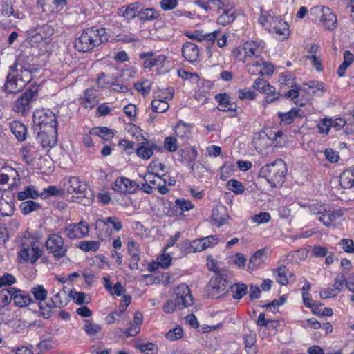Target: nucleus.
<instances>
[{"label": "nucleus", "mask_w": 354, "mask_h": 354, "mask_svg": "<svg viewBox=\"0 0 354 354\" xmlns=\"http://www.w3.org/2000/svg\"><path fill=\"white\" fill-rule=\"evenodd\" d=\"M18 245L20 250L17 258L20 263L34 264L43 254L39 239L29 232H26L19 238Z\"/></svg>", "instance_id": "f257e3e1"}, {"label": "nucleus", "mask_w": 354, "mask_h": 354, "mask_svg": "<svg viewBox=\"0 0 354 354\" xmlns=\"http://www.w3.org/2000/svg\"><path fill=\"white\" fill-rule=\"evenodd\" d=\"M109 35L104 28L95 26L83 30L80 36L75 41V48L80 52H88L106 42Z\"/></svg>", "instance_id": "f03ea898"}, {"label": "nucleus", "mask_w": 354, "mask_h": 354, "mask_svg": "<svg viewBox=\"0 0 354 354\" xmlns=\"http://www.w3.org/2000/svg\"><path fill=\"white\" fill-rule=\"evenodd\" d=\"M287 173L286 164L282 159H277L270 164L263 166L259 171V176L266 178L272 187L281 186Z\"/></svg>", "instance_id": "7ed1b4c3"}, {"label": "nucleus", "mask_w": 354, "mask_h": 354, "mask_svg": "<svg viewBox=\"0 0 354 354\" xmlns=\"http://www.w3.org/2000/svg\"><path fill=\"white\" fill-rule=\"evenodd\" d=\"M259 21L270 32L277 35L279 39H283L289 34L288 24L272 10L261 11Z\"/></svg>", "instance_id": "20e7f679"}, {"label": "nucleus", "mask_w": 354, "mask_h": 354, "mask_svg": "<svg viewBox=\"0 0 354 354\" xmlns=\"http://www.w3.org/2000/svg\"><path fill=\"white\" fill-rule=\"evenodd\" d=\"M64 190L71 200L86 205L90 199L86 197V185L77 177H70L64 183Z\"/></svg>", "instance_id": "39448f33"}, {"label": "nucleus", "mask_w": 354, "mask_h": 354, "mask_svg": "<svg viewBox=\"0 0 354 354\" xmlns=\"http://www.w3.org/2000/svg\"><path fill=\"white\" fill-rule=\"evenodd\" d=\"M310 15L315 21L319 20L327 30H333L337 26L336 15L331 10L323 6H316L310 10Z\"/></svg>", "instance_id": "423d86ee"}, {"label": "nucleus", "mask_w": 354, "mask_h": 354, "mask_svg": "<svg viewBox=\"0 0 354 354\" xmlns=\"http://www.w3.org/2000/svg\"><path fill=\"white\" fill-rule=\"evenodd\" d=\"M33 122L39 127L41 131L49 129L55 131L57 129V118L55 113L49 109H36L33 113Z\"/></svg>", "instance_id": "0eeeda50"}, {"label": "nucleus", "mask_w": 354, "mask_h": 354, "mask_svg": "<svg viewBox=\"0 0 354 354\" xmlns=\"http://www.w3.org/2000/svg\"><path fill=\"white\" fill-rule=\"evenodd\" d=\"M30 82V75L27 72L24 75H21L18 71L10 68L4 85L5 91L9 93H18Z\"/></svg>", "instance_id": "6e6552de"}, {"label": "nucleus", "mask_w": 354, "mask_h": 354, "mask_svg": "<svg viewBox=\"0 0 354 354\" xmlns=\"http://www.w3.org/2000/svg\"><path fill=\"white\" fill-rule=\"evenodd\" d=\"M45 245L48 252L56 259H60L66 254L68 248L62 236L57 233L49 234Z\"/></svg>", "instance_id": "1a4fd4ad"}, {"label": "nucleus", "mask_w": 354, "mask_h": 354, "mask_svg": "<svg viewBox=\"0 0 354 354\" xmlns=\"http://www.w3.org/2000/svg\"><path fill=\"white\" fill-rule=\"evenodd\" d=\"M246 53L248 55V64L246 65L248 72L254 75L257 71L254 66H261L262 65V59L260 57L261 48L259 44L254 41L245 42Z\"/></svg>", "instance_id": "9d476101"}, {"label": "nucleus", "mask_w": 354, "mask_h": 354, "mask_svg": "<svg viewBox=\"0 0 354 354\" xmlns=\"http://www.w3.org/2000/svg\"><path fill=\"white\" fill-rule=\"evenodd\" d=\"M35 57L31 55L20 54L17 56L15 64L10 68L17 71L21 75L27 72L30 75V80L32 79V73L37 70V66L35 63Z\"/></svg>", "instance_id": "9b49d317"}, {"label": "nucleus", "mask_w": 354, "mask_h": 354, "mask_svg": "<svg viewBox=\"0 0 354 354\" xmlns=\"http://www.w3.org/2000/svg\"><path fill=\"white\" fill-rule=\"evenodd\" d=\"M54 29L51 25L44 24L37 26L28 31V37L32 45H39L41 42L48 44L49 38L53 35Z\"/></svg>", "instance_id": "f8f14e48"}, {"label": "nucleus", "mask_w": 354, "mask_h": 354, "mask_svg": "<svg viewBox=\"0 0 354 354\" xmlns=\"http://www.w3.org/2000/svg\"><path fill=\"white\" fill-rule=\"evenodd\" d=\"M68 294L65 290L55 292L51 299L50 303L40 304V311L42 316L48 319L51 315V309L53 308H62L68 302Z\"/></svg>", "instance_id": "ddd939ff"}, {"label": "nucleus", "mask_w": 354, "mask_h": 354, "mask_svg": "<svg viewBox=\"0 0 354 354\" xmlns=\"http://www.w3.org/2000/svg\"><path fill=\"white\" fill-rule=\"evenodd\" d=\"M37 92L34 90H27L15 102L12 110L22 115H26L32 108V102L36 99Z\"/></svg>", "instance_id": "4468645a"}, {"label": "nucleus", "mask_w": 354, "mask_h": 354, "mask_svg": "<svg viewBox=\"0 0 354 354\" xmlns=\"http://www.w3.org/2000/svg\"><path fill=\"white\" fill-rule=\"evenodd\" d=\"M283 133L281 131H272L268 134L260 133L255 136L252 143L256 150L261 154H264L266 149L268 147V140L277 141L278 138H282Z\"/></svg>", "instance_id": "2eb2a0df"}, {"label": "nucleus", "mask_w": 354, "mask_h": 354, "mask_svg": "<svg viewBox=\"0 0 354 354\" xmlns=\"http://www.w3.org/2000/svg\"><path fill=\"white\" fill-rule=\"evenodd\" d=\"M88 225L84 221L70 224L65 228V234L70 239L84 238L88 234Z\"/></svg>", "instance_id": "dca6fc26"}, {"label": "nucleus", "mask_w": 354, "mask_h": 354, "mask_svg": "<svg viewBox=\"0 0 354 354\" xmlns=\"http://www.w3.org/2000/svg\"><path fill=\"white\" fill-rule=\"evenodd\" d=\"M175 301L180 308L188 307L193 303L190 290L185 283H181L177 286L175 290Z\"/></svg>", "instance_id": "f3484780"}, {"label": "nucleus", "mask_w": 354, "mask_h": 354, "mask_svg": "<svg viewBox=\"0 0 354 354\" xmlns=\"http://www.w3.org/2000/svg\"><path fill=\"white\" fill-rule=\"evenodd\" d=\"M112 189L120 193H135L138 185L134 181L126 177H119L112 184Z\"/></svg>", "instance_id": "a211bd4d"}, {"label": "nucleus", "mask_w": 354, "mask_h": 354, "mask_svg": "<svg viewBox=\"0 0 354 354\" xmlns=\"http://www.w3.org/2000/svg\"><path fill=\"white\" fill-rule=\"evenodd\" d=\"M209 288L212 296L219 297L227 292V281L221 276H216L210 281Z\"/></svg>", "instance_id": "6ab92c4d"}, {"label": "nucleus", "mask_w": 354, "mask_h": 354, "mask_svg": "<svg viewBox=\"0 0 354 354\" xmlns=\"http://www.w3.org/2000/svg\"><path fill=\"white\" fill-rule=\"evenodd\" d=\"M277 116L280 119L281 125H289L294 122L296 118H303L304 111L298 108H292L287 112H278Z\"/></svg>", "instance_id": "aec40b11"}, {"label": "nucleus", "mask_w": 354, "mask_h": 354, "mask_svg": "<svg viewBox=\"0 0 354 354\" xmlns=\"http://www.w3.org/2000/svg\"><path fill=\"white\" fill-rule=\"evenodd\" d=\"M192 126L189 124L179 121L174 127L175 136L184 145L192 136Z\"/></svg>", "instance_id": "412c9836"}, {"label": "nucleus", "mask_w": 354, "mask_h": 354, "mask_svg": "<svg viewBox=\"0 0 354 354\" xmlns=\"http://www.w3.org/2000/svg\"><path fill=\"white\" fill-rule=\"evenodd\" d=\"M196 5L203 8L205 11H209L216 8L218 10L229 7V0H198L195 2Z\"/></svg>", "instance_id": "4be33fe9"}, {"label": "nucleus", "mask_w": 354, "mask_h": 354, "mask_svg": "<svg viewBox=\"0 0 354 354\" xmlns=\"http://www.w3.org/2000/svg\"><path fill=\"white\" fill-rule=\"evenodd\" d=\"M181 51L183 56L187 61L189 62L197 61L199 56V50L195 44L186 42L183 45Z\"/></svg>", "instance_id": "5701e85b"}, {"label": "nucleus", "mask_w": 354, "mask_h": 354, "mask_svg": "<svg viewBox=\"0 0 354 354\" xmlns=\"http://www.w3.org/2000/svg\"><path fill=\"white\" fill-rule=\"evenodd\" d=\"M277 283L282 286H286L290 281H294L295 276L289 273L285 266H281L273 271Z\"/></svg>", "instance_id": "b1692460"}, {"label": "nucleus", "mask_w": 354, "mask_h": 354, "mask_svg": "<svg viewBox=\"0 0 354 354\" xmlns=\"http://www.w3.org/2000/svg\"><path fill=\"white\" fill-rule=\"evenodd\" d=\"M344 212L341 209L330 210L326 208V212H324L319 218V221L326 227L330 226L339 218L342 216Z\"/></svg>", "instance_id": "393cba45"}, {"label": "nucleus", "mask_w": 354, "mask_h": 354, "mask_svg": "<svg viewBox=\"0 0 354 354\" xmlns=\"http://www.w3.org/2000/svg\"><path fill=\"white\" fill-rule=\"evenodd\" d=\"M187 153L189 155V165L191 166V170L194 175L200 176L202 174L206 171V168L199 162H195V160L198 156V152L196 149L192 147L187 150Z\"/></svg>", "instance_id": "a878e982"}, {"label": "nucleus", "mask_w": 354, "mask_h": 354, "mask_svg": "<svg viewBox=\"0 0 354 354\" xmlns=\"http://www.w3.org/2000/svg\"><path fill=\"white\" fill-rule=\"evenodd\" d=\"M57 129L55 131H49V129L41 131L38 133L37 139L44 147H52L56 145Z\"/></svg>", "instance_id": "bb28decb"}, {"label": "nucleus", "mask_w": 354, "mask_h": 354, "mask_svg": "<svg viewBox=\"0 0 354 354\" xmlns=\"http://www.w3.org/2000/svg\"><path fill=\"white\" fill-rule=\"evenodd\" d=\"M39 196L42 198H46V196L44 193L39 192L37 187L34 185H29L24 188L23 191L17 193V198L19 201L26 200L27 198L36 199Z\"/></svg>", "instance_id": "cd10ccee"}, {"label": "nucleus", "mask_w": 354, "mask_h": 354, "mask_svg": "<svg viewBox=\"0 0 354 354\" xmlns=\"http://www.w3.org/2000/svg\"><path fill=\"white\" fill-rule=\"evenodd\" d=\"M157 145L149 142L142 143L136 149V155L144 160H149L153 154Z\"/></svg>", "instance_id": "c85d7f7f"}, {"label": "nucleus", "mask_w": 354, "mask_h": 354, "mask_svg": "<svg viewBox=\"0 0 354 354\" xmlns=\"http://www.w3.org/2000/svg\"><path fill=\"white\" fill-rule=\"evenodd\" d=\"M230 217L223 208L216 207L212 211V219L216 227H221L228 223Z\"/></svg>", "instance_id": "c756f323"}, {"label": "nucleus", "mask_w": 354, "mask_h": 354, "mask_svg": "<svg viewBox=\"0 0 354 354\" xmlns=\"http://www.w3.org/2000/svg\"><path fill=\"white\" fill-rule=\"evenodd\" d=\"M12 300L15 306L25 307L32 302V299L28 295L24 294L22 291L16 288H12Z\"/></svg>", "instance_id": "7c9ffc66"}, {"label": "nucleus", "mask_w": 354, "mask_h": 354, "mask_svg": "<svg viewBox=\"0 0 354 354\" xmlns=\"http://www.w3.org/2000/svg\"><path fill=\"white\" fill-rule=\"evenodd\" d=\"M223 12L218 16L217 23L222 26H227L236 19L235 11L233 6L230 3L229 7L223 8Z\"/></svg>", "instance_id": "2f4dec72"}, {"label": "nucleus", "mask_w": 354, "mask_h": 354, "mask_svg": "<svg viewBox=\"0 0 354 354\" xmlns=\"http://www.w3.org/2000/svg\"><path fill=\"white\" fill-rule=\"evenodd\" d=\"M165 165L158 160H153L147 167V173L154 174L158 180H162L165 174Z\"/></svg>", "instance_id": "473e14b6"}, {"label": "nucleus", "mask_w": 354, "mask_h": 354, "mask_svg": "<svg viewBox=\"0 0 354 354\" xmlns=\"http://www.w3.org/2000/svg\"><path fill=\"white\" fill-rule=\"evenodd\" d=\"M304 85L306 86V90L313 95H322L326 91L325 84L320 81L311 80Z\"/></svg>", "instance_id": "72a5a7b5"}, {"label": "nucleus", "mask_w": 354, "mask_h": 354, "mask_svg": "<svg viewBox=\"0 0 354 354\" xmlns=\"http://www.w3.org/2000/svg\"><path fill=\"white\" fill-rule=\"evenodd\" d=\"M10 127L12 133L19 141H24L27 135L26 127L19 121H13L10 123Z\"/></svg>", "instance_id": "f704fd0d"}, {"label": "nucleus", "mask_w": 354, "mask_h": 354, "mask_svg": "<svg viewBox=\"0 0 354 354\" xmlns=\"http://www.w3.org/2000/svg\"><path fill=\"white\" fill-rule=\"evenodd\" d=\"M95 228L97 234L100 239L104 240L109 237L112 234V230L104 219L97 220Z\"/></svg>", "instance_id": "c9c22d12"}, {"label": "nucleus", "mask_w": 354, "mask_h": 354, "mask_svg": "<svg viewBox=\"0 0 354 354\" xmlns=\"http://www.w3.org/2000/svg\"><path fill=\"white\" fill-rule=\"evenodd\" d=\"M140 5L138 3H131L127 6H124L120 10V15L123 16L127 20L132 19L138 14L140 15L139 10Z\"/></svg>", "instance_id": "e433bc0d"}, {"label": "nucleus", "mask_w": 354, "mask_h": 354, "mask_svg": "<svg viewBox=\"0 0 354 354\" xmlns=\"http://www.w3.org/2000/svg\"><path fill=\"white\" fill-rule=\"evenodd\" d=\"M1 12L6 17L13 15L16 19H22L24 15L19 11L14 12L11 0H3L1 4Z\"/></svg>", "instance_id": "4c0bfd02"}, {"label": "nucleus", "mask_w": 354, "mask_h": 354, "mask_svg": "<svg viewBox=\"0 0 354 354\" xmlns=\"http://www.w3.org/2000/svg\"><path fill=\"white\" fill-rule=\"evenodd\" d=\"M21 156L26 164L30 165L35 159V148L31 145H26L21 149Z\"/></svg>", "instance_id": "58836bf2"}, {"label": "nucleus", "mask_w": 354, "mask_h": 354, "mask_svg": "<svg viewBox=\"0 0 354 354\" xmlns=\"http://www.w3.org/2000/svg\"><path fill=\"white\" fill-rule=\"evenodd\" d=\"M265 252L263 250H259L257 251L249 260L248 268L250 270H256L258 268L263 262V257L264 256Z\"/></svg>", "instance_id": "ea45409f"}, {"label": "nucleus", "mask_w": 354, "mask_h": 354, "mask_svg": "<svg viewBox=\"0 0 354 354\" xmlns=\"http://www.w3.org/2000/svg\"><path fill=\"white\" fill-rule=\"evenodd\" d=\"M232 55L235 59L248 64V55H247L246 53L245 43L241 46L234 48L232 50Z\"/></svg>", "instance_id": "a19ab883"}, {"label": "nucleus", "mask_w": 354, "mask_h": 354, "mask_svg": "<svg viewBox=\"0 0 354 354\" xmlns=\"http://www.w3.org/2000/svg\"><path fill=\"white\" fill-rule=\"evenodd\" d=\"M353 55L350 51L346 50L344 53V62L339 66V68L337 70V74L339 77H342L344 75L345 71L348 68V66L353 63Z\"/></svg>", "instance_id": "79ce46f5"}, {"label": "nucleus", "mask_w": 354, "mask_h": 354, "mask_svg": "<svg viewBox=\"0 0 354 354\" xmlns=\"http://www.w3.org/2000/svg\"><path fill=\"white\" fill-rule=\"evenodd\" d=\"M31 292L35 299L39 301V305L43 304L41 302L46 299L48 291L42 285H37L32 288Z\"/></svg>", "instance_id": "37998d69"}, {"label": "nucleus", "mask_w": 354, "mask_h": 354, "mask_svg": "<svg viewBox=\"0 0 354 354\" xmlns=\"http://www.w3.org/2000/svg\"><path fill=\"white\" fill-rule=\"evenodd\" d=\"M90 133L105 140H109L113 137L112 130L105 127L93 128Z\"/></svg>", "instance_id": "c03bdc74"}, {"label": "nucleus", "mask_w": 354, "mask_h": 354, "mask_svg": "<svg viewBox=\"0 0 354 354\" xmlns=\"http://www.w3.org/2000/svg\"><path fill=\"white\" fill-rule=\"evenodd\" d=\"M17 176V171L15 169L10 167H5L0 171V184H6L8 182L10 178H15Z\"/></svg>", "instance_id": "a18cd8bd"}, {"label": "nucleus", "mask_w": 354, "mask_h": 354, "mask_svg": "<svg viewBox=\"0 0 354 354\" xmlns=\"http://www.w3.org/2000/svg\"><path fill=\"white\" fill-rule=\"evenodd\" d=\"M340 185L344 189L354 187V175L351 171L344 172L339 178Z\"/></svg>", "instance_id": "49530a36"}, {"label": "nucleus", "mask_w": 354, "mask_h": 354, "mask_svg": "<svg viewBox=\"0 0 354 354\" xmlns=\"http://www.w3.org/2000/svg\"><path fill=\"white\" fill-rule=\"evenodd\" d=\"M169 106L166 99H157L155 98L151 102V108L154 112L164 113Z\"/></svg>", "instance_id": "de8ad7c7"}, {"label": "nucleus", "mask_w": 354, "mask_h": 354, "mask_svg": "<svg viewBox=\"0 0 354 354\" xmlns=\"http://www.w3.org/2000/svg\"><path fill=\"white\" fill-rule=\"evenodd\" d=\"M84 329L88 336H94L99 333L102 330L100 324L93 323L89 319L84 320Z\"/></svg>", "instance_id": "09e8293b"}, {"label": "nucleus", "mask_w": 354, "mask_h": 354, "mask_svg": "<svg viewBox=\"0 0 354 354\" xmlns=\"http://www.w3.org/2000/svg\"><path fill=\"white\" fill-rule=\"evenodd\" d=\"M166 59L167 57L164 55H160L155 58H147L144 60L143 66L145 68H151L153 66L162 65Z\"/></svg>", "instance_id": "8fccbe9b"}, {"label": "nucleus", "mask_w": 354, "mask_h": 354, "mask_svg": "<svg viewBox=\"0 0 354 354\" xmlns=\"http://www.w3.org/2000/svg\"><path fill=\"white\" fill-rule=\"evenodd\" d=\"M232 297L234 299H239L247 294V286L244 283H236L232 286Z\"/></svg>", "instance_id": "3c124183"}, {"label": "nucleus", "mask_w": 354, "mask_h": 354, "mask_svg": "<svg viewBox=\"0 0 354 354\" xmlns=\"http://www.w3.org/2000/svg\"><path fill=\"white\" fill-rule=\"evenodd\" d=\"M179 144L177 138L174 136L166 137L164 140V147L169 152H175L178 150Z\"/></svg>", "instance_id": "603ef678"}, {"label": "nucleus", "mask_w": 354, "mask_h": 354, "mask_svg": "<svg viewBox=\"0 0 354 354\" xmlns=\"http://www.w3.org/2000/svg\"><path fill=\"white\" fill-rule=\"evenodd\" d=\"M24 214H28L33 211L40 208V205L33 201H26L22 202L19 206Z\"/></svg>", "instance_id": "864d4df0"}, {"label": "nucleus", "mask_w": 354, "mask_h": 354, "mask_svg": "<svg viewBox=\"0 0 354 354\" xmlns=\"http://www.w3.org/2000/svg\"><path fill=\"white\" fill-rule=\"evenodd\" d=\"M152 83L150 80H144L134 84L135 88L142 95H147L151 88Z\"/></svg>", "instance_id": "5fc2aeb1"}, {"label": "nucleus", "mask_w": 354, "mask_h": 354, "mask_svg": "<svg viewBox=\"0 0 354 354\" xmlns=\"http://www.w3.org/2000/svg\"><path fill=\"white\" fill-rule=\"evenodd\" d=\"M12 288H6L0 290V306L5 307L8 306L12 300Z\"/></svg>", "instance_id": "6e6d98bb"}, {"label": "nucleus", "mask_w": 354, "mask_h": 354, "mask_svg": "<svg viewBox=\"0 0 354 354\" xmlns=\"http://www.w3.org/2000/svg\"><path fill=\"white\" fill-rule=\"evenodd\" d=\"M100 247V242L97 241H83L79 243V248L84 251H96Z\"/></svg>", "instance_id": "4d7b16f0"}, {"label": "nucleus", "mask_w": 354, "mask_h": 354, "mask_svg": "<svg viewBox=\"0 0 354 354\" xmlns=\"http://www.w3.org/2000/svg\"><path fill=\"white\" fill-rule=\"evenodd\" d=\"M263 93L266 94V101L267 103H272L274 102L279 97V93H277L275 88L271 86L270 84L263 91Z\"/></svg>", "instance_id": "13d9d810"}, {"label": "nucleus", "mask_w": 354, "mask_h": 354, "mask_svg": "<svg viewBox=\"0 0 354 354\" xmlns=\"http://www.w3.org/2000/svg\"><path fill=\"white\" fill-rule=\"evenodd\" d=\"M227 185L228 189L233 192L236 194H241L245 191V187L242 183L236 179L230 180Z\"/></svg>", "instance_id": "bf43d9fd"}, {"label": "nucleus", "mask_w": 354, "mask_h": 354, "mask_svg": "<svg viewBox=\"0 0 354 354\" xmlns=\"http://www.w3.org/2000/svg\"><path fill=\"white\" fill-rule=\"evenodd\" d=\"M183 337V328L178 326L169 330L166 334V338L169 341H176L181 339Z\"/></svg>", "instance_id": "052dcab7"}, {"label": "nucleus", "mask_w": 354, "mask_h": 354, "mask_svg": "<svg viewBox=\"0 0 354 354\" xmlns=\"http://www.w3.org/2000/svg\"><path fill=\"white\" fill-rule=\"evenodd\" d=\"M262 65L261 66H254V70L257 71L256 73L261 75H270L274 71V66L271 64H268L262 59Z\"/></svg>", "instance_id": "680f3d73"}, {"label": "nucleus", "mask_w": 354, "mask_h": 354, "mask_svg": "<svg viewBox=\"0 0 354 354\" xmlns=\"http://www.w3.org/2000/svg\"><path fill=\"white\" fill-rule=\"evenodd\" d=\"M216 99L219 102V109L221 111H226L233 109V104L230 103L229 97L227 96V95H217Z\"/></svg>", "instance_id": "e2e57ef3"}, {"label": "nucleus", "mask_w": 354, "mask_h": 354, "mask_svg": "<svg viewBox=\"0 0 354 354\" xmlns=\"http://www.w3.org/2000/svg\"><path fill=\"white\" fill-rule=\"evenodd\" d=\"M138 348L146 354H157L158 351V346L152 342L140 344L138 346Z\"/></svg>", "instance_id": "0e129e2a"}, {"label": "nucleus", "mask_w": 354, "mask_h": 354, "mask_svg": "<svg viewBox=\"0 0 354 354\" xmlns=\"http://www.w3.org/2000/svg\"><path fill=\"white\" fill-rule=\"evenodd\" d=\"M317 128L319 133L328 135L331 129L330 118H324L322 119L317 124Z\"/></svg>", "instance_id": "69168bd1"}, {"label": "nucleus", "mask_w": 354, "mask_h": 354, "mask_svg": "<svg viewBox=\"0 0 354 354\" xmlns=\"http://www.w3.org/2000/svg\"><path fill=\"white\" fill-rule=\"evenodd\" d=\"M346 278L344 273L338 274L334 280L333 288L338 292H342L346 286Z\"/></svg>", "instance_id": "338daca9"}, {"label": "nucleus", "mask_w": 354, "mask_h": 354, "mask_svg": "<svg viewBox=\"0 0 354 354\" xmlns=\"http://www.w3.org/2000/svg\"><path fill=\"white\" fill-rule=\"evenodd\" d=\"M128 252L130 257H140V245L133 240H129L127 243Z\"/></svg>", "instance_id": "774afa93"}]
</instances>
